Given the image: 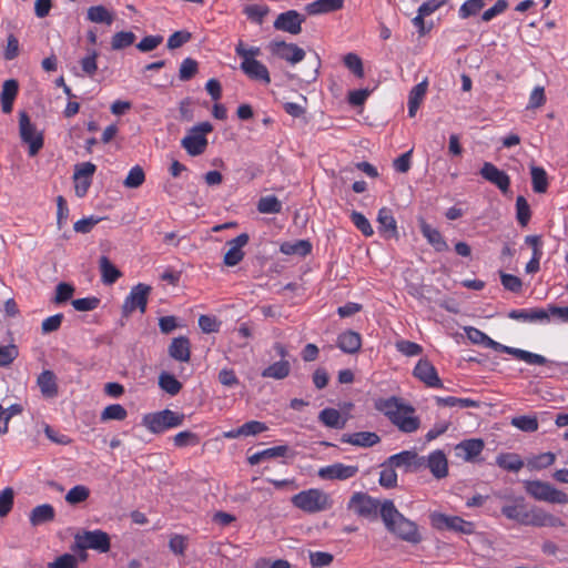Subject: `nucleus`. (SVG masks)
<instances>
[{"mask_svg": "<svg viewBox=\"0 0 568 568\" xmlns=\"http://www.w3.org/2000/svg\"><path fill=\"white\" fill-rule=\"evenodd\" d=\"M374 407L403 433H415L420 426V419L415 415V408L402 398L396 396L377 398L374 402Z\"/></svg>", "mask_w": 568, "mask_h": 568, "instance_id": "nucleus-1", "label": "nucleus"}, {"mask_svg": "<svg viewBox=\"0 0 568 568\" xmlns=\"http://www.w3.org/2000/svg\"><path fill=\"white\" fill-rule=\"evenodd\" d=\"M464 331H465L467 338L473 344L483 345L487 348H491L497 352H503V353L513 355L517 359L523 361L529 365H549L550 367L561 365V363L550 361L540 354L531 353L529 351H525L521 348L503 345V344L494 341L487 334H485L484 332H481L480 329H478L476 327L466 326L464 328Z\"/></svg>", "mask_w": 568, "mask_h": 568, "instance_id": "nucleus-2", "label": "nucleus"}, {"mask_svg": "<svg viewBox=\"0 0 568 568\" xmlns=\"http://www.w3.org/2000/svg\"><path fill=\"white\" fill-rule=\"evenodd\" d=\"M382 520L386 529L403 541L416 545L423 539L418 525L400 514L389 499L383 501Z\"/></svg>", "mask_w": 568, "mask_h": 568, "instance_id": "nucleus-3", "label": "nucleus"}, {"mask_svg": "<svg viewBox=\"0 0 568 568\" xmlns=\"http://www.w3.org/2000/svg\"><path fill=\"white\" fill-rule=\"evenodd\" d=\"M291 501L294 507L308 514L324 511L332 507L329 495L316 488L300 491L291 498Z\"/></svg>", "mask_w": 568, "mask_h": 568, "instance_id": "nucleus-4", "label": "nucleus"}, {"mask_svg": "<svg viewBox=\"0 0 568 568\" xmlns=\"http://www.w3.org/2000/svg\"><path fill=\"white\" fill-rule=\"evenodd\" d=\"M184 420V414L171 409H163L145 414L142 418V425L153 434H161L168 429L182 426Z\"/></svg>", "mask_w": 568, "mask_h": 568, "instance_id": "nucleus-5", "label": "nucleus"}, {"mask_svg": "<svg viewBox=\"0 0 568 568\" xmlns=\"http://www.w3.org/2000/svg\"><path fill=\"white\" fill-rule=\"evenodd\" d=\"M19 135L29 146V155L34 156L43 146V133L26 111L19 113Z\"/></svg>", "mask_w": 568, "mask_h": 568, "instance_id": "nucleus-6", "label": "nucleus"}, {"mask_svg": "<svg viewBox=\"0 0 568 568\" xmlns=\"http://www.w3.org/2000/svg\"><path fill=\"white\" fill-rule=\"evenodd\" d=\"M213 130L210 122H201L193 125L182 139L181 145L192 156H197L204 153L207 146L206 135Z\"/></svg>", "mask_w": 568, "mask_h": 568, "instance_id": "nucleus-7", "label": "nucleus"}, {"mask_svg": "<svg viewBox=\"0 0 568 568\" xmlns=\"http://www.w3.org/2000/svg\"><path fill=\"white\" fill-rule=\"evenodd\" d=\"M432 526L437 530H450L463 535H471L476 530L473 521L465 520L459 516H450L434 511L429 515Z\"/></svg>", "mask_w": 568, "mask_h": 568, "instance_id": "nucleus-8", "label": "nucleus"}, {"mask_svg": "<svg viewBox=\"0 0 568 568\" xmlns=\"http://www.w3.org/2000/svg\"><path fill=\"white\" fill-rule=\"evenodd\" d=\"M525 489L536 500L560 505L568 503V495L565 491L557 489L556 487L546 481H525Z\"/></svg>", "mask_w": 568, "mask_h": 568, "instance_id": "nucleus-9", "label": "nucleus"}, {"mask_svg": "<svg viewBox=\"0 0 568 568\" xmlns=\"http://www.w3.org/2000/svg\"><path fill=\"white\" fill-rule=\"evenodd\" d=\"M382 506L383 503L365 493H355L348 501L349 510L369 520L376 519L378 513L382 515Z\"/></svg>", "mask_w": 568, "mask_h": 568, "instance_id": "nucleus-10", "label": "nucleus"}, {"mask_svg": "<svg viewBox=\"0 0 568 568\" xmlns=\"http://www.w3.org/2000/svg\"><path fill=\"white\" fill-rule=\"evenodd\" d=\"M75 546L79 549H93L99 552H108L110 550V537L106 532L97 530H85L74 536Z\"/></svg>", "mask_w": 568, "mask_h": 568, "instance_id": "nucleus-11", "label": "nucleus"}, {"mask_svg": "<svg viewBox=\"0 0 568 568\" xmlns=\"http://www.w3.org/2000/svg\"><path fill=\"white\" fill-rule=\"evenodd\" d=\"M272 55L296 64L305 58V51L295 43H287L282 40H273L267 45Z\"/></svg>", "mask_w": 568, "mask_h": 568, "instance_id": "nucleus-12", "label": "nucleus"}, {"mask_svg": "<svg viewBox=\"0 0 568 568\" xmlns=\"http://www.w3.org/2000/svg\"><path fill=\"white\" fill-rule=\"evenodd\" d=\"M97 166L91 162H82L74 166L73 181L77 196L83 197L92 183Z\"/></svg>", "mask_w": 568, "mask_h": 568, "instance_id": "nucleus-13", "label": "nucleus"}, {"mask_svg": "<svg viewBox=\"0 0 568 568\" xmlns=\"http://www.w3.org/2000/svg\"><path fill=\"white\" fill-rule=\"evenodd\" d=\"M523 525L534 527H562L565 524L560 518L545 511L544 509L539 507H531L530 509H526Z\"/></svg>", "mask_w": 568, "mask_h": 568, "instance_id": "nucleus-14", "label": "nucleus"}, {"mask_svg": "<svg viewBox=\"0 0 568 568\" xmlns=\"http://www.w3.org/2000/svg\"><path fill=\"white\" fill-rule=\"evenodd\" d=\"M305 21V17L296 10H287L280 13L273 27L278 31H284L291 34H298L302 32V24Z\"/></svg>", "mask_w": 568, "mask_h": 568, "instance_id": "nucleus-15", "label": "nucleus"}, {"mask_svg": "<svg viewBox=\"0 0 568 568\" xmlns=\"http://www.w3.org/2000/svg\"><path fill=\"white\" fill-rule=\"evenodd\" d=\"M151 291V287L145 284H138L134 287H132L130 294L124 301V312L131 313L135 310H140L141 313L145 312L146 303H148V295Z\"/></svg>", "mask_w": 568, "mask_h": 568, "instance_id": "nucleus-16", "label": "nucleus"}, {"mask_svg": "<svg viewBox=\"0 0 568 568\" xmlns=\"http://www.w3.org/2000/svg\"><path fill=\"white\" fill-rule=\"evenodd\" d=\"M357 473H358V466L335 463V464L320 468L318 476L322 479L345 480V479L354 477Z\"/></svg>", "mask_w": 568, "mask_h": 568, "instance_id": "nucleus-17", "label": "nucleus"}, {"mask_svg": "<svg viewBox=\"0 0 568 568\" xmlns=\"http://www.w3.org/2000/svg\"><path fill=\"white\" fill-rule=\"evenodd\" d=\"M248 235L246 233H242L226 243L229 250L224 254L223 258L226 266H235L243 260V247L248 243Z\"/></svg>", "mask_w": 568, "mask_h": 568, "instance_id": "nucleus-18", "label": "nucleus"}, {"mask_svg": "<svg viewBox=\"0 0 568 568\" xmlns=\"http://www.w3.org/2000/svg\"><path fill=\"white\" fill-rule=\"evenodd\" d=\"M480 175L485 180L495 184L503 193H506L509 190V176L493 163L485 162L480 169Z\"/></svg>", "mask_w": 568, "mask_h": 568, "instance_id": "nucleus-19", "label": "nucleus"}, {"mask_svg": "<svg viewBox=\"0 0 568 568\" xmlns=\"http://www.w3.org/2000/svg\"><path fill=\"white\" fill-rule=\"evenodd\" d=\"M414 376L423 382L428 387H440L442 381L438 377L437 371L434 365L427 359H419L416 364Z\"/></svg>", "mask_w": 568, "mask_h": 568, "instance_id": "nucleus-20", "label": "nucleus"}, {"mask_svg": "<svg viewBox=\"0 0 568 568\" xmlns=\"http://www.w3.org/2000/svg\"><path fill=\"white\" fill-rule=\"evenodd\" d=\"M240 67L244 74L251 80L263 84H268L271 82L270 72L266 65L258 60L245 59V61L241 62Z\"/></svg>", "mask_w": 568, "mask_h": 568, "instance_id": "nucleus-21", "label": "nucleus"}, {"mask_svg": "<svg viewBox=\"0 0 568 568\" xmlns=\"http://www.w3.org/2000/svg\"><path fill=\"white\" fill-rule=\"evenodd\" d=\"M484 440L479 438H471L460 442L455 447L456 456L465 462H474L484 449Z\"/></svg>", "mask_w": 568, "mask_h": 568, "instance_id": "nucleus-22", "label": "nucleus"}, {"mask_svg": "<svg viewBox=\"0 0 568 568\" xmlns=\"http://www.w3.org/2000/svg\"><path fill=\"white\" fill-rule=\"evenodd\" d=\"M508 317L519 322H549V312L545 308H520L511 310L508 313Z\"/></svg>", "mask_w": 568, "mask_h": 568, "instance_id": "nucleus-23", "label": "nucleus"}, {"mask_svg": "<svg viewBox=\"0 0 568 568\" xmlns=\"http://www.w3.org/2000/svg\"><path fill=\"white\" fill-rule=\"evenodd\" d=\"M377 222L379 224V226H378L379 233L384 237H386V239L397 237V235H398L397 223H396V220H395L392 211L388 207H382L378 211Z\"/></svg>", "mask_w": 568, "mask_h": 568, "instance_id": "nucleus-24", "label": "nucleus"}, {"mask_svg": "<svg viewBox=\"0 0 568 568\" xmlns=\"http://www.w3.org/2000/svg\"><path fill=\"white\" fill-rule=\"evenodd\" d=\"M387 464L390 467H405V468H418L423 465L418 455L414 450H403L398 454L392 455L387 459Z\"/></svg>", "mask_w": 568, "mask_h": 568, "instance_id": "nucleus-25", "label": "nucleus"}, {"mask_svg": "<svg viewBox=\"0 0 568 568\" xmlns=\"http://www.w3.org/2000/svg\"><path fill=\"white\" fill-rule=\"evenodd\" d=\"M345 0H315L305 6V10L310 16L325 14L341 10Z\"/></svg>", "mask_w": 568, "mask_h": 568, "instance_id": "nucleus-26", "label": "nucleus"}, {"mask_svg": "<svg viewBox=\"0 0 568 568\" xmlns=\"http://www.w3.org/2000/svg\"><path fill=\"white\" fill-rule=\"evenodd\" d=\"M427 467L436 478H444L448 474V463L442 450H435L427 457Z\"/></svg>", "mask_w": 568, "mask_h": 568, "instance_id": "nucleus-27", "label": "nucleus"}, {"mask_svg": "<svg viewBox=\"0 0 568 568\" xmlns=\"http://www.w3.org/2000/svg\"><path fill=\"white\" fill-rule=\"evenodd\" d=\"M337 346L344 353H357L362 346V337L354 331H345L338 335Z\"/></svg>", "mask_w": 568, "mask_h": 568, "instance_id": "nucleus-28", "label": "nucleus"}, {"mask_svg": "<svg viewBox=\"0 0 568 568\" xmlns=\"http://www.w3.org/2000/svg\"><path fill=\"white\" fill-rule=\"evenodd\" d=\"M40 392L45 398H53L58 395L55 375L51 371H43L37 379Z\"/></svg>", "mask_w": 568, "mask_h": 568, "instance_id": "nucleus-29", "label": "nucleus"}, {"mask_svg": "<svg viewBox=\"0 0 568 568\" xmlns=\"http://www.w3.org/2000/svg\"><path fill=\"white\" fill-rule=\"evenodd\" d=\"M169 354L175 361L189 362L191 355L189 339L183 336L173 338L172 343L169 346Z\"/></svg>", "mask_w": 568, "mask_h": 568, "instance_id": "nucleus-30", "label": "nucleus"}, {"mask_svg": "<svg viewBox=\"0 0 568 568\" xmlns=\"http://www.w3.org/2000/svg\"><path fill=\"white\" fill-rule=\"evenodd\" d=\"M420 231H422V234L428 241V243L437 252H444V251L448 250V245L438 230L434 229L432 225H429L428 223L423 221L420 223Z\"/></svg>", "mask_w": 568, "mask_h": 568, "instance_id": "nucleus-31", "label": "nucleus"}, {"mask_svg": "<svg viewBox=\"0 0 568 568\" xmlns=\"http://www.w3.org/2000/svg\"><path fill=\"white\" fill-rule=\"evenodd\" d=\"M54 516V508L50 504H42L31 510L29 519L32 526H40L42 524L52 521Z\"/></svg>", "mask_w": 568, "mask_h": 568, "instance_id": "nucleus-32", "label": "nucleus"}, {"mask_svg": "<svg viewBox=\"0 0 568 568\" xmlns=\"http://www.w3.org/2000/svg\"><path fill=\"white\" fill-rule=\"evenodd\" d=\"M280 251L285 255L305 256L311 253L312 244L307 240L284 242L281 244Z\"/></svg>", "mask_w": 568, "mask_h": 568, "instance_id": "nucleus-33", "label": "nucleus"}, {"mask_svg": "<svg viewBox=\"0 0 568 568\" xmlns=\"http://www.w3.org/2000/svg\"><path fill=\"white\" fill-rule=\"evenodd\" d=\"M291 364L286 359H281L267 366L262 372V376L265 378L284 379L290 375Z\"/></svg>", "mask_w": 568, "mask_h": 568, "instance_id": "nucleus-34", "label": "nucleus"}, {"mask_svg": "<svg viewBox=\"0 0 568 568\" xmlns=\"http://www.w3.org/2000/svg\"><path fill=\"white\" fill-rule=\"evenodd\" d=\"M101 280L104 284L111 285L121 276V272L111 263L106 256H101L99 261Z\"/></svg>", "mask_w": 568, "mask_h": 568, "instance_id": "nucleus-35", "label": "nucleus"}, {"mask_svg": "<svg viewBox=\"0 0 568 568\" xmlns=\"http://www.w3.org/2000/svg\"><path fill=\"white\" fill-rule=\"evenodd\" d=\"M318 419L325 426L336 429H342L345 426L346 419L343 418L341 413L335 408H324L318 415Z\"/></svg>", "mask_w": 568, "mask_h": 568, "instance_id": "nucleus-36", "label": "nucleus"}, {"mask_svg": "<svg viewBox=\"0 0 568 568\" xmlns=\"http://www.w3.org/2000/svg\"><path fill=\"white\" fill-rule=\"evenodd\" d=\"M526 507L524 505V498L519 497L514 500L511 505H505L501 507V514L508 519L516 520L523 525V520L526 515Z\"/></svg>", "mask_w": 568, "mask_h": 568, "instance_id": "nucleus-37", "label": "nucleus"}, {"mask_svg": "<svg viewBox=\"0 0 568 568\" xmlns=\"http://www.w3.org/2000/svg\"><path fill=\"white\" fill-rule=\"evenodd\" d=\"M344 442L355 446L372 447L379 442V436L373 432H358L349 435Z\"/></svg>", "mask_w": 568, "mask_h": 568, "instance_id": "nucleus-38", "label": "nucleus"}, {"mask_svg": "<svg viewBox=\"0 0 568 568\" xmlns=\"http://www.w3.org/2000/svg\"><path fill=\"white\" fill-rule=\"evenodd\" d=\"M88 20L94 23L112 24L114 17L104 6H92L88 9Z\"/></svg>", "mask_w": 568, "mask_h": 568, "instance_id": "nucleus-39", "label": "nucleus"}, {"mask_svg": "<svg viewBox=\"0 0 568 568\" xmlns=\"http://www.w3.org/2000/svg\"><path fill=\"white\" fill-rule=\"evenodd\" d=\"M19 91L18 81L10 79L4 81L0 93L1 106H12Z\"/></svg>", "mask_w": 568, "mask_h": 568, "instance_id": "nucleus-40", "label": "nucleus"}, {"mask_svg": "<svg viewBox=\"0 0 568 568\" xmlns=\"http://www.w3.org/2000/svg\"><path fill=\"white\" fill-rule=\"evenodd\" d=\"M257 211L262 214H276L282 211V203L274 195L263 196L257 202Z\"/></svg>", "mask_w": 568, "mask_h": 568, "instance_id": "nucleus-41", "label": "nucleus"}, {"mask_svg": "<svg viewBox=\"0 0 568 568\" xmlns=\"http://www.w3.org/2000/svg\"><path fill=\"white\" fill-rule=\"evenodd\" d=\"M496 464L506 470L518 471L524 466V462L516 454H500L496 458Z\"/></svg>", "mask_w": 568, "mask_h": 568, "instance_id": "nucleus-42", "label": "nucleus"}, {"mask_svg": "<svg viewBox=\"0 0 568 568\" xmlns=\"http://www.w3.org/2000/svg\"><path fill=\"white\" fill-rule=\"evenodd\" d=\"M532 190L536 193H545L548 187V176L546 171L540 166H531L530 169Z\"/></svg>", "mask_w": 568, "mask_h": 568, "instance_id": "nucleus-43", "label": "nucleus"}, {"mask_svg": "<svg viewBox=\"0 0 568 568\" xmlns=\"http://www.w3.org/2000/svg\"><path fill=\"white\" fill-rule=\"evenodd\" d=\"M556 460L552 453H542L527 460V467L531 470H540L551 466Z\"/></svg>", "mask_w": 568, "mask_h": 568, "instance_id": "nucleus-44", "label": "nucleus"}, {"mask_svg": "<svg viewBox=\"0 0 568 568\" xmlns=\"http://www.w3.org/2000/svg\"><path fill=\"white\" fill-rule=\"evenodd\" d=\"M485 0H466L458 10V16L460 19H467L469 17L476 16L485 7Z\"/></svg>", "mask_w": 568, "mask_h": 568, "instance_id": "nucleus-45", "label": "nucleus"}, {"mask_svg": "<svg viewBox=\"0 0 568 568\" xmlns=\"http://www.w3.org/2000/svg\"><path fill=\"white\" fill-rule=\"evenodd\" d=\"M159 385L170 395H176L182 388V384L169 373H162L160 375Z\"/></svg>", "mask_w": 568, "mask_h": 568, "instance_id": "nucleus-46", "label": "nucleus"}, {"mask_svg": "<svg viewBox=\"0 0 568 568\" xmlns=\"http://www.w3.org/2000/svg\"><path fill=\"white\" fill-rule=\"evenodd\" d=\"M135 34L132 31L116 32L111 40V48L113 50H121L130 47L135 41Z\"/></svg>", "mask_w": 568, "mask_h": 568, "instance_id": "nucleus-47", "label": "nucleus"}, {"mask_svg": "<svg viewBox=\"0 0 568 568\" xmlns=\"http://www.w3.org/2000/svg\"><path fill=\"white\" fill-rule=\"evenodd\" d=\"M126 409L120 404L106 406L101 413V420H123L126 417Z\"/></svg>", "mask_w": 568, "mask_h": 568, "instance_id": "nucleus-48", "label": "nucleus"}, {"mask_svg": "<svg viewBox=\"0 0 568 568\" xmlns=\"http://www.w3.org/2000/svg\"><path fill=\"white\" fill-rule=\"evenodd\" d=\"M144 180H145V174H144L142 168L139 165H135L129 171L123 184H124V186H126L129 189H136L143 184Z\"/></svg>", "mask_w": 568, "mask_h": 568, "instance_id": "nucleus-49", "label": "nucleus"}, {"mask_svg": "<svg viewBox=\"0 0 568 568\" xmlns=\"http://www.w3.org/2000/svg\"><path fill=\"white\" fill-rule=\"evenodd\" d=\"M90 490L83 485L72 487L65 495V501L75 505L88 499Z\"/></svg>", "mask_w": 568, "mask_h": 568, "instance_id": "nucleus-50", "label": "nucleus"}, {"mask_svg": "<svg viewBox=\"0 0 568 568\" xmlns=\"http://www.w3.org/2000/svg\"><path fill=\"white\" fill-rule=\"evenodd\" d=\"M437 403L448 407L458 406L460 408L477 407L478 403L470 398H458L454 396L437 397Z\"/></svg>", "mask_w": 568, "mask_h": 568, "instance_id": "nucleus-51", "label": "nucleus"}, {"mask_svg": "<svg viewBox=\"0 0 568 568\" xmlns=\"http://www.w3.org/2000/svg\"><path fill=\"white\" fill-rule=\"evenodd\" d=\"M516 215L520 225L526 226L530 220V207L524 196H518L516 200Z\"/></svg>", "mask_w": 568, "mask_h": 568, "instance_id": "nucleus-52", "label": "nucleus"}, {"mask_svg": "<svg viewBox=\"0 0 568 568\" xmlns=\"http://www.w3.org/2000/svg\"><path fill=\"white\" fill-rule=\"evenodd\" d=\"M268 7L264 4H251L244 9L248 19L257 24H262L265 16L268 13Z\"/></svg>", "mask_w": 568, "mask_h": 568, "instance_id": "nucleus-53", "label": "nucleus"}, {"mask_svg": "<svg viewBox=\"0 0 568 568\" xmlns=\"http://www.w3.org/2000/svg\"><path fill=\"white\" fill-rule=\"evenodd\" d=\"M511 425L518 429L527 433H532L538 429V420L531 416H518L511 419Z\"/></svg>", "mask_w": 568, "mask_h": 568, "instance_id": "nucleus-54", "label": "nucleus"}, {"mask_svg": "<svg viewBox=\"0 0 568 568\" xmlns=\"http://www.w3.org/2000/svg\"><path fill=\"white\" fill-rule=\"evenodd\" d=\"M427 80H424L416 84L415 87H413V89L409 92L408 106H419L427 92Z\"/></svg>", "mask_w": 568, "mask_h": 568, "instance_id": "nucleus-55", "label": "nucleus"}, {"mask_svg": "<svg viewBox=\"0 0 568 568\" xmlns=\"http://www.w3.org/2000/svg\"><path fill=\"white\" fill-rule=\"evenodd\" d=\"M345 67L351 70L356 77H364V68L362 59L356 53H347L344 59Z\"/></svg>", "mask_w": 568, "mask_h": 568, "instance_id": "nucleus-56", "label": "nucleus"}, {"mask_svg": "<svg viewBox=\"0 0 568 568\" xmlns=\"http://www.w3.org/2000/svg\"><path fill=\"white\" fill-rule=\"evenodd\" d=\"M197 72V62L194 59L186 58L182 61L179 70V78L182 81L192 79Z\"/></svg>", "mask_w": 568, "mask_h": 568, "instance_id": "nucleus-57", "label": "nucleus"}, {"mask_svg": "<svg viewBox=\"0 0 568 568\" xmlns=\"http://www.w3.org/2000/svg\"><path fill=\"white\" fill-rule=\"evenodd\" d=\"M351 220L354 225L365 235L372 236L374 234V230L369 223V221L364 216V214L353 211L351 214Z\"/></svg>", "mask_w": 568, "mask_h": 568, "instance_id": "nucleus-58", "label": "nucleus"}, {"mask_svg": "<svg viewBox=\"0 0 568 568\" xmlns=\"http://www.w3.org/2000/svg\"><path fill=\"white\" fill-rule=\"evenodd\" d=\"M199 442V436L189 430L180 432L173 437V443L176 447L194 446Z\"/></svg>", "mask_w": 568, "mask_h": 568, "instance_id": "nucleus-59", "label": "nucleus"}, {"mask_svg": "<svg viewBox=\"0 0 568 568\" xmlns=\"http://www.w3.org/2000/svg\"><path fill=\"white\" fill-rule=\"evenodd\" d=\"M397 484V474L394 467H390L387 463L379 473V485L385 488L395 487Z\"/></svg>", "mask_w": 568, "mask_h": 568, "instance_id": "nucleus-60", "label": "nucleus"}, {"mask_svg": "<svg viewBox=\"0 0 568 568\" xmlns=\"http://www.w3.org/2000/svg\"><path fill=\"white\" fill-rule=\"evenodd\" d=\"M73 293H74L73 285H71L69 283H64V282L59 283L55 287V295H54L53 302L55 304L64 303L72 297Z\"/></svg>", "mask_w": 568, "mask_h": 568, "instance_id": "nucleus-61", "label": "nucleus"}, {"mask_svg": "<svg viewBox=\"0 0 568 568\" xmlns=\"http://www.w3.org/2000/svg\"><path fill=\"white\" fill-rule=\"evenodd\" d=\"M192 34L186 30L175 31L168 39V48L171 50L178 49L189 42Z\"/></svg>", "mask_w": 568, "mask_h": 568, "instance_id": "nucleus-62", "label": "nucleus"}, {"mask_svg": "<svg viewBox=\"0 0 568 568\" xmlns=\"http://www.w3.org/2000/svg\"><path fill=\"white\" fill-rule=\"evenodd\" d=\"M351 111H353V116H355V119L358 121V122H364L368 125H374L377 123V118L375 116V109H364V108H361V109H351Z\"/></svg>", "mask_w": 568, "mask_h": 568, "instance_id": "nucleus-63", "label": "nucleus"}, {"mask_svg": "<svg viewBox=\"0 0 568 568\" xmlns=\"http://www.w3.org/2000/svg\"><path fill=\"white\" fill-rule=\"evenodd\" d=\"M78 559L74 555L64 554L58 557L54 561L48 564V568H77Z\"/></svg>", "mask_w": 568, "mask_h": 568, "instance_id": "nucleus-64", "label": "nucleus"}]
</instances>
